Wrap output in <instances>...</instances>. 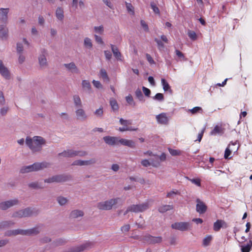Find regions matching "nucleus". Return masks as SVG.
<instances>
[{
    "label": "nucleus",
    "instance_id": "nucleus-1",
    "mask_svg": "<svg viewBox=\"0 0 252 252\" xmlns=\"http://www.w3.org/2000/svg\"><path fill=\"white\" fill-rule=\"evenodd\" d=\"M26 143L32 152H36L41 150L42 146L46 143V140L39 136H35L32 138L27 137Z\"/></svg>",
    "mask_w": 252,
    "mask_h": 252
},
{
    "label": "nucleus",
    "instance_id": "nucleus-2",
    "mask_svg": "<svg viewBox=\"0 0 252 252\" xmlns=\"http://www.w3.org/2000/svg\"><path fill=\"white\" fill-rule=\"evenodd\" d=\"M50 164L46 162H36L32 165L22 167L20 172L22 173H27L32 171H38L47 168Z\"/></svg>",
    "mask_w": 252,
    "mask_h": 252
},
{
    "label": "nucleus",
    "instance_id": "nucleus-3",
    "mask_svg": "<svg viewBox=\"0 0 252 252\" xmlns=\"http://www.w3.org/2000/svg\"><path fill=\"white\" fill-rule=\"evenodd\" d=\"M87 155V153L86 151L67 150L59 153L58 156L66 158H73L76 156L84 157Z\"/></svg>",
    "mask_w": 252,
    "mask_h": 252
},
{
    "label": "nucleus",
    "instance_id": "nucleus-4",
    "mask_svg": "<svg viewBox=\"0 0 252 252\" xmlns=\"http://www.w3.org/2000/svg\"><path fill=\"white\" fill-rule=\"evenodd\" d=\"M37 211L32 210L31 208L28 207L24 210H21L14 212L12 217L15 218L27 217L32 215L36 214Z\"/></svg>",
    "mask_w": 252,
    "mask_h": 252
},
{
    "label": "nucleus",
    "instance_id": "nucleus-5",
    "mask_svg": "<svg viewBox=\"0 0 252 252\" xmlns=\"http://www.w3.org/2000/svg\"><path fill=\"white\" fill-rule=\"evenodd\" d=\"M14 236L18 234L23 235H31L38 234L39 232V230L38 227H35L27 230H23L20 229H15L14 230Z\"/></svg>",
    "mask_w": 252,
    "mask_h": 252
},
{
    "label": "nucleus",
    "instance_id": "nucleus-6",
    "mask_svg": "<svg viewBox=\"0 0 252 252\" xmlns=\"http://www.w3.org/2000/svg\"><path fill=\"white\" fill-rule=\"evenodd\" d=\"M120 124L124 126L123 127H120L119 128V130L120 131H134L137 129V128H132L130 125H131V121L130 120H125L122 118L120 119Z\"/></svg>",
    "mask_w": 252,
    "mask_h": 252
},
{
    "label": "nucleus",
    "instance_id": "nucleus-7",
    "mask_svg": "<svg viewBox=\"0 0 252 252\" xmlns=\"http://www.w3.org/2000/svg\"><path fill=\"white\" fill-rule=\"evenodd\" d=\"M68 177L64 175H59L53 176L44 180L45 183L63 182L67 180Z\"/></svg>",
    "mask_w": 252,
    "mask_h": 252
},
{
    "label": "nucleus",
    "instance_id": "nucleus-8",
    "mask_svg": "<svg viewBox=\"0 0 252 252\" xmlns=\"http://www.w3.org/2000/svg\"><path fill=\"white\" fill-rule=\"evenodd\" d=\"M189 227V224L187 222H175L171 225L172 228L181 231L187 230Z\"/></svg>",
    "mask_w": 252,
    "mask_h": 252
},
{
    "label": "nucleus",
    "instance_id": "nucleus-9",
    "mask_svg": "<svg viewBox=\"0 0 252 252\" xmlns=\"http://www.w3.org/2000/svg\"><path fill=\"white\" fill-rule=\"evenodd\" d=\"M148 206H131L125 211L124 215H126L129 211L135 213L143 212L148 209Z\"/></svg>",
    "mask_w": 252,
    "mask_h": 252
},
{
    "label": "nucleus",
    "instance_id": "nucleus-10",
    "mask_svg": "<svg viewBox=\"0 0 252 252\" xmlns=\"http://www.w3.org/2000/svg\"><path fill=\"white\" fill-rule=\"evenodd\" d=\"M158 123L161 125H166L168 124L169 119L165 113H161L156 117Z\"/></svg>",
    "mask_w": 252,
    "mask_h": 252
},
{
    "label": "nucleus",
    "instance_id": "nucleus-11",
    "mask_svg": "<svg viewBox=\"0 0 252 252\" xmlns=\"http://www.w3.org/2000/svg\"><path fill=\"white\" fill-rule=\"evenodd\" d=\"M227 224L225 221L221 220H218L214 222L213 225V229L215 231H219L221 228H227Z\"/></svg>",
    "mask_w": 252,
    "mask_h": 252
},
{
    "label": "nucleus",
    "instance_id": "nucleus-12",
    "mask_svg": "<svg viewBox=\"0 0 252 252\" xmlns=\"http://www.w3.org/2000/svg\"><path fill=\"white\" fill-rule=\"evenodd\" d=\"M9 8H0V22L6 24L7 21L8 16L7 14L9 12Z\"/></svg>",
    "mask_w": 252,
    "mask_h": 252
},
{
    "label": "nucleus",
    "instance_id": "nucleus-13",
    "mask_svg": "<svg viewBox=\"0 0 252 252\" xmlns=\"http://www.w3.org/2000/svg\"><path fill=\"white\" fill-rule=\"evenodd\" d=\"M145 241L150 244H156L160 243L162 241L161 237H154L150 235H148L145 236Z\"/></svg>",
    "mask_w": 252,
    "mask_h": 252
},
{
    "label": "nucleus",
    "instance_id": "nucleus-14",
    "mask_svg": "<svg viewBox=\"0 0 252 252\" xmlns=\"http://www.w3.org/2000/svg\"><path fill=\"white\" fill-rule=\"evenodd\" d=\"M105 142L108 145L113 146L119 144V138L107 136L103 137Z\"/></svg>",
    "mask_w": 252,
    "mask_h": 252
},
{
    "label": "nucleus",
    "instance_id": "nucleus-15",
    "mask_svg": "<svg viewBox=\"0 0 252 252\" xmlns=\"http://www.w3.org/2000/svg\"><path fill=\"white\" fill-rule=\"evenodd\" d=\"M0 73L1 75L6 79L9 78V72L8 69L5 67L2 61L0 60Z\"/></svg>",
    "mask_w": 252,
    "mask_h": 252
},
{
    "label": "nucleus",
    "instance_id": "nucleus-16",
    "mask_svg": "<svg viewBox=\"0 0 252 252\" xmlns=\"http://www.w3.org/2000/svg\"><path fill=\"white\" fill-rule=\"evenodd\" d=\"M114 57L119 61H122V56L118 48L113 44L110 45Z\"/></svg>",
    "mask_w": 252,
    "mask_h": 252
},
{
    "label": "nucleus",
    "instance_id": "nucleus-17",
    "mask_svg": "<svg viewBox=\"0 0 252 252\" xmlns=\"http://www.w3.org/2000/svg\"><path fill=\"white\" fill-rule=\"evenodd\" d=\"M84 215L83 211L80 210H74L70 212V218L71 219H78L82 217Z\"/></svg>",
    "mask_w": 252,
    "mask_h": 252
},
{
    "label": "nucleus",
    "instance_id": "nucleus-18",
    "mask_svg": "<svg viewBox=\"0 0 252 252\" xmlns=\"http://www.w3.org/2000/svg\"><path fill=\"white\" fill-rule=\"evenodd\" d=\"M64 66L72 73H78L79 70L74 63L64 64Z\"/></svg>",
    "mask_w": 252,
    "mask_h": 252
},
{
    "label": "nucleus",
    "instance_id": "nucleus-19",
    "mask_svg": "<svg viewBox=\"0 0 252 252\" xmlns=\"http://www.w3.org/2000/svg\"><path fill=\"white\" fill-rule=\"evenodd\" d=\"M8 29L3 25H0V37L2 39H6L8 37Z\"/></svg>",
    "mask_w": 252,
    "mask_h": 252
},
{
    "label": "nucleus",
    "instance_id": "nucleus-20",
    "mask_svg": "<svg viewBox=\"0 0 252 252\" xmlns=\"http://www.w3.org/2000/svg\"><path fill=\"white\" fill-rule=\"evenodd\" d=\"M76 114L78 119L84 120L87 118V115L83 109H78L76 111Z\"/></svg>",
    "mask_w": 252,
    "mask_h": 252
},
{
    "label": "nucleus",
    "instance_id": "nucleus-21",
    "mask_svg": "<svg viewBox=\"0 0 252 252\" xmlns=\"http://www.w3.org/2000/svg\"><path fill=\"white\" fill-rule=\"evenodd\" d=\"M223 129L221 126L216 125L214 129L211 131L210 134L212 135H216L218 134H222Z\"/></svg>",
    "mask_w": 252,
    "mask_h": 252
},
{
    "label": "nucleus",
    "instance_id": "nucleus-22",
    "mask_svg": "<svg viewBox=\"0 0 252 252\" xmlns=\"http://www.w3.org/2000/svg\"><path fill=\"white\" fill-rule=\"evenodd\" d=\"M56 16L58 20L60 21L63 20L64 18V12L63 8L59 7L57 8L56 11Z\"/></svg>",
    "mask_w": 252,
    "mask_h": 252
},
{
    "label": "nucleus",
    "instance_id": "nucleus-23",
    "mask_svg": "<svg viewBox=\"0 0 252 252\" xmlns=\"http://www.w3.org/2000/svg\"><path fill=\"white\" fill-rule=\"evenodd\" d=\"M110 105L111 106V109L114 112L118 111L119 107L118 102L115 99L113 98H110Z\"/></svg>",
    "mask_w": 252,
    "mask_h": 252
},
{
    "label": "nucleus",
    "instance_id": "nucleus-24",
    "mask_svg": "<svg viewBox=\"0 0 252 252\" xmlns=\"http://www.w3.org/2000/svg\"><path fill=\"white\" fill-rule=\"evenodd\" d=\"M181 192L177 189H173L170 191L168 192L166 195V196L170 198H174L177 195H180Z\"/></svg>",
    "mask_w": 252,
    "mask_h": 252
},
{
    "label": "nucleus",
    "instance_id": "nucleus-25",
    "mask_svg": "<svg viewBox=\"0 0 252 252\" xmlns=\"http://www.w3.org/2000/svg\"><path fill=\"white\" fill-rule=\"evenodd\" d=\"M141 164L143 166L145 167H148L152 164L153 166L157 167L159 165V162H157L156 163H154L152 161L151 163L147 159H143L141 161Z\"/></svg>",
    "mask_w": 252,
    "mask_h": 252
},
{
    "label": "nucleus",
    "instance_id": "nucleus-26",
    "mask_svg": "<svg viewBox=\"0 0 252 252\" xmlns=\"http://www.w3.org/2000/svg\"><path fill=\"white\" fill-rule=\"evenodd\" d=\"M100 77L103 79L104 81L108 82L109 81V78L107 75L106 70L104 69H101L100 70Z\"/></svg>",
    "mask_w": 252,
    "mask_h": 252
},
{
    "label": "nucleus",
    "instance_id": "nucleus-27",
    "mask_svg": "<svg viewBox=\"0 0 252 252\" xmlns=\"http://www.w3.org/2000/svg\"><path fill=\"white\" fill-rule=\"evenodd\" d=\"M2 229L9 227L14 224V222L12 220H6L0 222Z\"/></svg>",
    "mask_w": 252,
    "mask_h": 252
},
{
    "label": "nucleus",
    "instance_id": "nucleus-28",
    "mask_svg": "<svg viewBox=\"0 0 252 252\" xmlns=\"http://www.w3.org/2000/svg\"><path fill=\"white\" fill-rule=\"evenodd\" d=\"M230 146V150L232 152H236L239 148V145H238L237 141H236L235 142H231L228 145Z\"/></svg>",
    "mask_w": 252,
    "mask_h": 252
},
{
    "label": "nucleus",
    "instance_id": "nucleus-29",
    "mask_svg": "<svg viewBox=\"0 0 252 252\" xmlns=\"http://www.w3.org/2000/svg\"><path fill=\"white\" fill-rule=\"evenodd\" d=\"M212 240V236L211 235L207 236L203 240V245L205 247L209 246Z\"/></svg>",
    "mask_w": 252,
    "mask_h": 252
},
{
    "label": "nucleus",
    "instance_id": "nucleus-30",
    "mask_svg": "<svg viewBox=\"0 0 252 252\" xmlns=\"http://www.w3.org/2000/svg\"><path fill=\"white\" fill-rule=\"evenodd\" d=\"M172 209V206H159L158 210L159 212L163 213Z\"/></svg>",
    "mask_w": 252,
    "mask_h": 252
},
{
    "label": "nucleus",
    "instance_id": "nucleus-31",
    "mask_svg": "<svg viewBox=\"0 0 252 252\" xmlns=\"http://www.w3.org/2000/svg\"><path fill=\"white\" fill-rule=\"evenodd\" d=\"M73 100L75 105L76 106H82L81 100L80 97L78 95H75L73 96Z\"/></svg>",
    "mask_w": 252,
    "mask_h": 252
},
{
    "label": "nucleus",
    "instance_id": "nucleus-32",
    "mask_svg": "<svg viewBox=\"0 0 252 252\" xmlns=\"http://www.w3.org/2000/svg\"><path fill=\"white\" fill-rule=\"evenodd\" d=\"M57 201L60 205H65L68 202L67 198L63 196H59L57 198Z\"/></svg>",
    "mask_w": 252,
    "mask_h": 252
},
{
    "label": "nucleus",
    "instance_id": "nucleus-33",
    "mask_svg": "<svg viewBox=\"0 0 252 252\" xmlns=\"http://www.w3.org/2000/svg\"><path fill=\"white\" fill-rule=\"evenodd\" d=\"M119 200H120L119 198L111 199L108 201H105L103 205H116L119 203Z\"/></svg>",
    "mask_w": 252,
    "mask_h": 252
},
{
    "label": "nucleus",
    "instance_id": "nucleus-34",
    "mask_svg": "<svg viewBox=\"0 0 252 252\" xmlns=\"http://www.w3.org/2000/svg\"><path fill=\"white\" fill-rule=\"evenodd\" d=\"M196 211L199 214H203L207 210V206H196Z\"/></svg>",
    "mask_w": 252,
    "mask_h": 252
},
{
    "label": "nucleus",
    "instance_id": "nucleus-35",
    "mask_svg": "<svg viewBox=\"0 0 252 252\" xmlns=\"http://www.w3.org/2000/svg\"><path fill=\"white\" fill-rule=\"evenodd\" d=\"M19 203V201L17 199L10 200L7 201L3 202L0 205H16Z\"/></svg>",
    "mask_w": 252,
    "mask_h": 252
},
{
    "label": "nucleus",
    "instance_id": "nucleus-36",
    "mask_svg": "<svg viewBox=\"0 0 252 252\" xmlns=\"http://www.w3.org/2000/svg\"><path fill=\"white\" fill-rule=\"evenodd\" d=\"M188 35L192 40H195L197 38L195 32L193 31H189L188 32Z\"/></svg>",
    "mask_w": 252,
    "mask_h": 252
},
{
    "label": "nucleus",
    "instance_id": "nucleus-37",
    "mask_svg": "<svg viewBox=\"0 0 252 252\" xmlns=\"http://www.w3.org/2000/svg\"><path fill=\"white\" fill-rule=\"evenodd\" d=\"M39 63L41 66H44L46 65L47 61L44 55L40 56L39 57Z\"/></svg>",
    "mask_w": 252,
    "mask_h": 252
},
{
    "label": "nucleus",
    "instance_id": "nucleus-38",
    "mask_svg": "<svg viewBox=\"0 0 252 252\" xmlns=\"http://www.w3.org/2000/svg\"><path fill=\"white\" fill-rule=\"evenodd\" d=\"M135 94L136 96L140 101H144V100L143 94L140 89L136 90L135 92Z\"/></svg>",
    "mask_w": 252,
    "mask_h": 252
},
{
    "label": "nucleus",
    "instance_id": "nucleus-39",
    "mask_svg": "<svg viewBox=\"0 0 252 252\" xmlns=\"http://www.w3.org/2000/svg\"><path fill=\"white\" fill-rule=\"evenodd\" d=\"M29 187L33 189H41L43 188L42 186L39 184L38 182H32L29 185Z\"/></svg>",
    "mask_w": 252,
    "mask_h": 252
},
{
    "label": "nucleus",
    "instance_id": "nucleus-40",
    "mask_svg": "<svg viewBox=\"0 0 252 252\" xmlns=\"http://www.w3.org/2000/svg\"><path fill=\"white\" fill-rule=\"evenodd\" d=\"M232 152L230 150V146L228 145L225 150L224 158L225 159L229 158V157L231 155Z\"/></svg>",
    "mask_w": 252,
    "mask_h": 252
},
{
    "label": "nucleus",
    "instance_id": "nucleus-41",
    "mask_svg": "<svg viewBox=\"0 0 252 252\" xmlns=\"http://www.w3.org/2000/svg\"><path fill=\"white\" fill-rule=\"evenodd\" d=\"M151 6L154 12L158 15L160 14V11L159 8L157 7V5L154 2H151Z\"/></svg>",
    "mask_w": 252,
    "mask_h": 252
},
{
    "label": "nucleus",
    "instance_id": "nucleus-42",
    "mask_svg": "<svg viewBox=\"0 0 252 252\" xmlns=\"http://www.w3.org/2000/svg\"><path fill=\"white\" fill-rule=\"evenodd\" d=\"M161 83L163 86V89L165 91H167L170 89V87L169 85L164 79H161Z\"/></svg>",
    "mask_w": 252,
    "mask_h": 252
},
{
    "label": "nucleus",
    "instance_id": "nucleus-43",
    "mask_svg": "<svg viewBox=\"0 0 252 252\" xmlns=\"http://www.w3.org/2000/svg\"><path fill=\"white\" fill-rule=\"evenodd\" d=\"M126 100L129 105H132L133 106L135 105V102H134L133 97L131 94H129L126 96Z\"/></svg>",
    "mask_w": 252,
    "mask_h": 252
},
{
    "label": "nucleus",
    "instance_id": "nucleus-44",
    "mask_svg": "<svg viewBox=\"0 0 252 252\" xmlns=\"http://www.w3.org/2000/svg\"><path fill=\"white\" fill-rule=\"evenodd\" d=\"M94 115L98 117H101L103 114V107H100L94 112Z\"/></svg>",
    "mask_w": 252,
    "mask_h": 252
},
{
    "label": "nucleus",
    "instance_id": "nucleus-45",
    "mask_svg": "<svg viewBox=\"0 0 252 252\" xmlns=\"http://www.w3.org/2000/svg\"><path fill=\"white\" fill-rule=\"evenodd\" d=\"M82 86L84 88L86 89L88 91H90L91 89V86L90 83L87 80H83L82 81Z\"/></svg>",
    "mask_w": 252,
    "mask_h": 252
},
{
    "label": "nucleus",
    "instance_id": "nucleus-46",
    "mask_svg": "<svg viewBox=\"0 0 252 252\" xmlns=\"http://www.w3.org/2000/svg\"><path fill=\"white\" fill-rule=\"evenodd\" d=\"M84 45H85V47H86L88 48H92V43L91 40L88 37L85 38L84 39Z\"/></svg>",
    "mask_w": 252,
    "mask_h": 252
},
{
    "label": "nucleus",
    "instance_id": "nucleus-47",
    "mask_svg": "<svg viewBox=\"0 0 252 252\" xmlns=\"http://www.w3.org/2000/svg\"><path fill=\"white\" fill-rule=\"evenodd\" d=\"M155 41L157 43L158 49L161 50L164 47L163 42L157 38H155Z\"/></svg>",
    "mask_w": 252,
    "mask_h": 252
},
{
    "label": "nucleus",
    "instance_id": "nucleus-48",
    "mask_svg": "<svg viewBox=\"0 0 252 252\" xmlns=\"http://www.w3.org/2000/svg\"><path fill=\"white\" fill-rule=\"evenodd\" d=\"M126 9H127V11L128 12H131L132 14H133L134 13V7L132 6V5L130 3H128L126 2Z\"/></svg>",
    "mask_w": 252,
    "mask_h": 252
},
{
    "label": "nucleus",
    "instance_id": "nucleus-49",
    "mask_svg": "<svg viewBox=\"0 0 252 252\" xmlns=\"http://www.w3.org/2000/svg\"><path fill=\"white\" fill-rule=\"evenodd\" d=\"M251 248V245L250 244H247L246 246H241L242 252H249Z\"/></svg>",
    "mask_w": 252,
    "mask_h": 252
},
{
    "label": "nucleus",
    "instance_id": "nucleus-50",
    "mask_svg": "<svg viewBox=\"0 0 252 252\" xmlns=\"http://www.w3.org/2000/svg\"><path fill=\"white\" fill-rule=\"evenodd\" d=\"M168 150L170 154L173 156L180 155L181 154V152L179 150H174L170 148H169Z\"/></svg>",
    "mask_w": 252,
    "mask_h": 252
},
{
    "label": "nucleus",
    "instance_id": "nucleus-51",
    "mask_svg": "<svg viewBox=\"0 0 252 252\" xmlns=\"http://www.w3.org/2000/svg\"><path fill=\"white\" fill-rule=\"evenodd\" d=\"M154 99L162 101L164 99V96L162 94L158 93L153 97Z\"/></svg>",
    "mask_w": 252,
    "mask_h": 252
},
{
    "label": "nucleus",
    "instance_id": "nucleus-52",
    "mask_svg": "<svg viewBox=\"0 0 252 252\" xmlns=\"http://www.w3.org/2000/svg\"><path fill=\"white\" fill-rule=\"evenodd\" d=\"M200 111H202V108L198 106L193 107L192 109L189 110V111H190L192 114H195L197 113H198Z\"/></svg>",
    "mask_w": 252,
    "mask_h": 252
},
{
    "label": "nucleus",
    "instance_id": "nucleus-53",
    "mask_svg": "<svg viewBox=\"0 0 252 252\" xmlns=\"http://www.w3.org/2000/svg\"><path fill=\"white\" fill-rule=\"evenodd\" d=\"M84 165H89L94 164L96 162V160L94 158H92L88 160H83Z\"/></svg>",
    "mask_w": 252,
    "mask_h": 252
},
{
    "label": "nucleus",
    "instance_id": "nucleus-54",
    "mask_svg": "<svg viewBox=\"0 0 252 252\" xmlns=\"http://www.w3.org/2000/svg\"><path fill=\"white\" fill-rule=\"evenodd\" d=\"M205 129L206 128L205 127H204L202 130L200 132H199L198 134V136H197V139H196L195 140V141H198V142H200L203 137V134H204V133L205 132Z\"/></svg>",
    "mask_w": 252,
    "mask_h": 252
},
{
    "label": "nucleus",
    "instance_id": "nucleus-55",
    "mask_svg": "<svg viewBox=\"0 0 252 252\" xmlns=\"http://www.w3.org/2000/svg\"><path fill=\"white\" fill-rule=\"evenodd\" d=\"M94 30L95 32L102 34L103 32V27L102 26H100L99 27H94Z\"/></svg>",
    "mask_w": 252,
    "mask_h": 252
},
{
    "label": "nucleus",
    "instance_id": "nucleus-56",
    "mask_svg": "<svg viewBox=\"0 0 252 252\" xmlns=\"http://www.w3.org/2000/svg\"><path fill=\"white\" fill-rule=\"evenodd\" d=\"M190 181L192 183L196 185V186H197L198 187L201 186V180L199 178L191 179Z\"/></svg>",
    "mask_w": 252,
    "mask_h": 252
},
{
    "label": "nucleus",
    "instance_id": "nucleus-57",
    "mask_svg": "<svg viewBox=\"0 0 252 252\" xmlns=\"http://www.w3.org/2000/svg\"><path fill=\"white\" fill-rule=\"evenodd\" d=\"M141 25L143 27V29L146 32H149V27L148 25L146 23V22L143 20H141L140 21Z\"/></svg>",
    "mask_w": 252,
    "mask_h": 252
},
{
    "label": "nucleus",
    "instance_id": "nucleus-58",
    "mask_svg": "<svg viewBox=\"0 0 252 252\" xmlns=\"http://www.w3.org/2000/svg\"><path fill=\"white\" fill-rule=\"evenodd\" d=\"M130 228V226L129 224H125L121 227V229L123 232H127L129 230Z\"/></svg>",
    "mask_w": 252,
    "mask_h": 252
},
{
    "label": "nucleus",
    "instance_id": "nucleus-59",
    "mask_svg": "<svg viewBox=\"0 0 252 252\" xmlns=\"http://www.w3.org/2000/svg\"><path fill=\"white\" fill-rule=\"evenodd\" d=\"M142 90H143V92L144 94L146 96H149L150 94H151V91L150 89H149L148 88H147L146 87H142Z\"/></svg>",
    "mask_w": 252,
    "mask_h": 252
},
{
    "label": "nucleus",
    "instance_id": "nucleus-60",
    "mask_svg": "<svg viewBox=\"0 0 252 252\" xmlns=\"http://www.w3.org/2000/svg\"><path fill=\"white\" fill-rule=\"evenodd\" d=\"M83 160H75L72 164L73 165H79L83 166L84 165Z\"/></svg>",
    "mask_w": 252,
    "mask_h": 252
},
{
    "label": "nucleus",
    "instance_id": "nucleus-61",
    "mask_svg": "<svg viewBox=\"0 0 252 252\" xmlns=\"http://www.w3.org/2000/svg\"><path fill=\"white\" fill-rule=\"evenodd\" d=\"M5 103V99L3 96V94L1 91H0V105H3Z\"/></svg>",
    "mask_w": 252,
    "mask_h": 252
},
{
    "label": "nucleus",
    "instance_id": "nucleus-62",
    "mask_svg": "<svg viewBox=\"0 0 252 252\" xmlns=\"http://www.w3.org/2000/svg\"><path fill=\"white\" fill-rule=\"evenodd\" d=\"M126 143L127 144H126V146H127L129 147L134 148L135 146V144L134 142H133L131 140H127V142Z\"/></svg>",
    "mask_w": 252,
    "mask_h": 252
},
{
    "label": "nucleus",
    "instance_id": "nucleus-63",
    "mask_svg": "<svg viewBox=\"0 0 252 252\" xmlns=\"http://www.w3.org/2000/svg\"><path fill=\"white\" fill-rule=\"evenodd\" d=\"M95 40L96 42H97L99 44H103L104 43L101 37L100 36H99L96 34L94 35Z\"/></svg>",
    "mask_w": 252,
    "mask_h": 252
},
{
    "label": "nucleus",
    "instance_id": "nucleus-64",
    "mask_svg": "<svg viewBox=\"0 0 252 252\" xmlns=\"http://www.w3.org/2000/svg\"><path fill=\"white\" fill-rule=\"evenodd\" d=\"M23 50V47L21 43H17V52L21 54L22 53Z\"/></svg>",
    "mask_w": 252,
    "mask_h": 252
}]
</instances>
